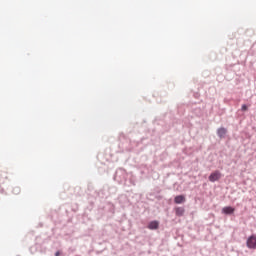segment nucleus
<instances>
[{
  "instance_id": "obj_1",
  "label": "nucleus",
  "mask_w": 256,
  "mask_h": 256,
  "mask_svg": "<svg viewBox=\"0 0 256 256\" xmlns=\"http://www.w3.org/2000/svg\"><path fill=\"white\" fill-rule=\"evenodd\" d=\"M222 175L221 173L219 172V170H216L214 172H212L209 176V181L211 183H215V181H219V179H221Z\"/></svg>"
},
{
  "instance_id": "obj_2",
  "label": "nucleus",
  "mask_w": 256,
  "mask_h": 256,
  "mask_svg": "<svg viewBox=\"0 0 256 256\" xmlns=\"http://www.w3.org/2000/svg\"><path fill=\"white\" fill-rule=\"evenodd\" d=\"M246 245L248 249H256V236L252 235L247 239Z\"/></svg>"
},
{
  "instance_id": "obj_3",
  "label": "nucleus",
  "mask_w": 256,
  "mask_h": 256,
  "mask_svg": "<svg viewBox=\"0 0 256 256\" xmlns=\"http://www.w3.org/2000/svg\"><path fill=\"white\" fill-rule=\"evenodd\" d=\"M222 213H224L225 215H233V213H235V208L231 206H226L222 209Z\"/></svg>"
},
{
  "instance_id": "obj_4",
  "label": "nucleus",
  "mask_w": 256,
  "mask_h": 256,
  "mask_svg": "<svg viewBox=\"0 0 256 256\" xmlns=\"http://www.w3.org/2000/svg\"><path fill=\"white\" fill-rule=\"evenodd\" d=\"M174 203L177 205H181V203H185V196L183 195H178L174 198Z\"/></svg>"
},
{
  "instance_id": "obj_5",
  "label": "nucleus",
  "mask_w": 256,
  "mask_h": 256,
  "mask_svg": "<svg viewBox=\"0 0 256 256\" xmlns=\"http://www.w3.org/2000/svg\"><path fill=\"white\" fill-rule=\"evenodd\" d=\"M148 229H150V230L159 229V221L150 222L148 225Z\"/></svg>"
},
{
  "instance_id": "obj_6",
  "label": "nucleus",
  "mask_w": 256,
  "mask_h": 256,
  "mask_svg": "<svg viewBox=\"0 0 256 256\" xmlns=\"http://www.w3.org/2000/svg\"><path fill=\"white\" fill-rule=\"evenodd\" d=\"M175 213H176L177 217H183V215L185 214V209L182 207H177L175 209Z\"/></svg>"
},
{
  "instance_id": "obj_7",
  "label": "nucleus",
  "mask_w": 256,
  "mask_h": 256,
  "mask_svg": "<svg viewBox=\"0 0 256 256\" xmlns=\"http://www.w3.org/2000/svg\"><path fill=\"white\" fill-rule=\"evenodd\" d=\"M218 136L223 139V137H225V135H227V129L225 128H219L218 131Z\"/></svg>"
},
{
  "instance_id": "obj_8",
  "label": "nucleus",
  "mask_w": 256,
  "mask_h": 256,
  "mask_svg": "<svg viewBox=\"0 0 256 256\" xmlns=\"http://www.w3.org/2000/svg\"><path fill=\"white\" fill-rule=\"evenodd\" d=\"M247 109H248V108H247V105L243 104V105H242V111H247Z\"/></svg>"
},
{
  "instance_id": "obj_9",
  "label": "nucleus",
  "mask_w": 256,
  "mask_h": 256,
  "mask_svg": "<svg viewBox=\"0 0 256 256\" xmlns=\"http://www.w3.org/2000/svg\"><path fill=\"white\" fill-rule=\"evenodd\" d=\"M60 255L61 253L59 251L55 253V256H60Z\"/></svg>"
}]
</instances>
